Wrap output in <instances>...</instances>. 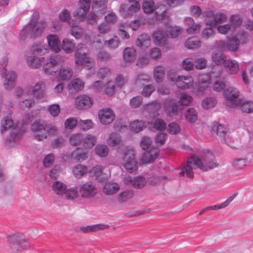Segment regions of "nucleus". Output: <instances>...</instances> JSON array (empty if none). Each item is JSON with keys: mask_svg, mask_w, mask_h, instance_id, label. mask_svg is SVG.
I'll use <instances>...</instances> for the list:
<instances>
[{"mask_svg": "<svg viewBox=\"0 0 253 253\" xmlns=\"http://www.w3.org/2000/svg\"><path fill=\"white\" fill-rule=\"evenodd\" d=\"M109 226L107 224H99L80 227V230L84 233L96 232L109 228Z\"/></svg>", "mask_w": 253, "mask_h": 253, "instance_id": "27", "label": "nucleus"}, {"mask_svg": "<svg viewBox=\"0 0 253 253\" xmlns=\"http://www.w3.org/2000/svg\"><path fill=\"white\" fill-rule=\"evenodd\" d=\"M212 131L216 132L222 142L227 143V136L229 131L225 125L216 124L212 126Z\"/></svg>", "mask_w": 253, "mask_h": 253, "instance_id": "20", "label": "nucleus"}, {"mask_svg": "<svg viewBox=\"0 0 253 253\" xmlns=\"http://www.w3.org/2000/svg\"><path fill=\"white\" fill-rule=\"evenodd\" d=\"M80 7L74 13V16L81 21L84 19L90 8L91 0H80Z\"/></svg>", "mask_w": 253, "mask_h": 253, "instance_id": "13", "label": "nucleus"}, {"mask_svg": "<svg viewBox=\"0 0 253 253\" xmlns=\"http://www.w3.org/2000/svg\"><path fill=\"white\" fill-rule=\"evenodd\" d=\"M39 130H34L33 129V124L31 126V130L34 132V138L39 140L42 141L47 137V132L43 131V129H39Z\"/></svg>", "mask_w": 253, "mask_h": 253, "instance_id": "51", "label": "nucleus"}, {"mask_svg": "<svg viewBox=\"0 0 253 253\" xmlns=\"http://www.w3.org/2000/svg\"><path fill=\"white\" fill-rule=\"evenodd\" d=\"M233 105L235 106H240V109L243 112L250 113L253 111V102L252 101H245L242 102L240 100H238Z\"/></svg>", "mask_w": 253, "mask_h": 253, "instance_id": "32", "label": "nucleus"}, {"mask_svg": "<svg viewBox=\"0 0 253 253\" xmlns=\"http://www.w3.org/2000/svg\"><path fill=\"white\" fill-rule=\"evenodd\" d=\"M48 49L41 44H33L30 48V51L32 55L37 56L47 53Z\"/></svg>", "mask_w": 253, "mask_h": 253, "instance_id": "38", "label": "nucleus"}, {"mask_svg": "<svg viewBox=\"0 0 253 253\" xmlns=\"http://www.w3.org/2000/svg\"><path fill=\"white\" fill-rule=\"evenodd\" d=\"M134 195L133 191L131 190H127L121 193L118 198L120 202H124L131 199Z\"/></svg>", "mask_w": 253, "mask_h": 253, "instance_id": "54", "label": "nucleus"}, {"mask_svg": "<svg viewBox=\"0 0 253 253\" xmlns=\"http://www.w3.org/2000/svg\"><path fill=\"white\" fill-rule=\"evenodd\" d=\"M159 155V150L157 148H152L149 151L144 152L141 159L142 164H147L153 162Z\"/></svg>", "mask_w": 253, "mask_h": 253, "instance_id": "21", "label": "nucleus"}, {"mask_svg": "<svg viewBox=\"0 0 253 253\" xmlns=\"http://www.w3.org/2000/svg\"><path fill=\"white\" fill-rule=\"evenodd\" d=\"M107 3V0H93L92 8L94 11H99L98 15H102L105 13Z\"/></svg>", "mask_w": 253, "mask_h": 253, "instance_id": "29", "label": "nucleus"}, {"mask_svg": "<svg viewBox=\"0 0 253 253\" xmlns=\"http://www.w3.org/2000/svg\"><path fill=\"white\" fill-rule=\"evenodd\" d=\"M140 8V5L139 3H133L129 7L123 3L120 5L119 11L123 17H128L137 12Z\"/></svg>", "mask_w": 253, "mask_h": 253, "instance_id": "18", "label": "nucleus"}, {"mask_svg": "<svg viewBox=\"0 0 253 253\" xmlns=\"http://www.w3.org/2000/svg\"><path fill=\"white\" fill-rule=\"evenodd\" d=\"M47 40L50 48L55 52H58L60 49L59 48L60 41L57 35L51 34L47 37Z\"/></svg>", "mask_w": 253, "mask_h": 253, "instance_id": "28", "label": "nucleus"}, {"mask_svg": "<svg viewBox=\"0 0 253 253\" xmlns=\"http://www.w3.org/2000/svg\"><path fill=\"white\" fill-rule=\"evenodd\" d=\"M192 97L188 94H182L180 100L174 101L172 98H169L165 103V110L169 116H171L177 113L182 109L183 105H188L192 101Z\"/></svg>", "mask_w": 253, "mask_h": 253, "instance_id": "3", "label": "nucleus"}, {"mask_svg": "<svg viewBox=\"0 0 253 253\" xmlns=\"http://www.w3.org/2000/svg\"><path fill=\"white\" fill-rule=\"evenodd\" d=\"M119 189L120 186L118 183L109 182L104 186L103 191L106 195H112L116 193Z\"/></svg>", "mask_w": 253, "mask_h": 253, "instance_id": "33", "label": "nucleus"}, {"mask_svg": "<svg viewBox=\"0 0 253 253\" xmlns=\"http://www.w3.org/2000/svg\"><path fill=\"white\" fill-rule=\"evenodd\" d=\"M72 70L67 67H62L59 72V76L62 80H68L73 75Z\"/></svg>", "mask_w": 253, "mask_h": 253, "instance_id": "41", "label": "nucleus"}, {"mask_svg": "<svg viewBox=\"0 0 253 253\" xmlns=\"http://www.w3.org/2000/svg\"><path fill=\"white\" fill-rule=\"evenodd\" d=\"M153 39L155 44L162 46L167 44L168 37L164 31L158 30L153 34Z\"/></svg>", "mask_w": 253, "mask_h": 253, "instance_id": "24", "label": "nucleus"}, {"mask_svg": "<svg viewBox=\"0 0 253 253\" xmlns=\"http://www.w3.org/2000/svg\"><path fill=\"white\" fill-rule=\"evenodd\" d=\"M237 193H234L233 195L229 197L225 201H224L222 204L219 205L209 206L208 207V209H209L210 210H215L224 208L227 207L230 203V202H232L233 200V199L237 196Z\"/></svg>", "mask_w": 253, "mask_h": 253, "instance_id": "48", "label": "nucleus"}, {"mask_svg": "<svg viewBox=\"0 0 253 253\" xmlns=\"http://www.w3.org/2000/svg\"><path fill=\"white\" fill-rule=\"evenodd\" d=\"M98 116L101 123L103 125L111 124L115 118L114 112L110 108H105L99 111Z\"/></svg>", "mask_w": 253, "mask_h": 253, "instance_id": "17", "label": "nucleus"}, {"mask_svg": "<svg viewBox=\"0 0 253 253\" xmlns=\"http://www.w3.org/2000/svg\"><path fill=\"white\" fill-rule=\"evenodd\" d=\"M186 119L190 122H194L197 119V113L193 108L188 109L185 113Z\"/></svg>", "mask_w": 253, "mask_h": 253, "instance_id": "57", "label": "nucleus"}, {"mask_svg": "<svg viewBox=\"0 0 253 253\" xmlns=\"http://www.w3.org/2000/svg\"><path fill=\"white\" fill-rule=\"evenodd\" d=\"M201 42L194 38H189L185 42V45L189 49L197 48L201 46Z\"/></svg>", "mask_w": 253, "mask_h": 253, "instance_id": "53", "label": "nucleus"}, {"mask_svg": "<svg viewBox=\"0 0 253 253\" xmlns=\"http://www.w3.org/2000/svg\"><path fill=\"white\" fill-rule=\"evenodd\" d=\"M194 158L196 167L203 171L208 170L217 166L215 157L211 153H208L202 159L197 157H194Z\"/></svg>", "mask_w": 253, "mask_h": 253, "instance_id": "7", "label": "nucleus"}, {"mask_svg": "<svg viewBox=\"0 0 253 253\" xmlns=\"http://www.w3.org/2000/svg\"><path fill=\"white\" fill-rule=\"evenodd\" d=\"M123 160L125 167L127 172L132 173L137 169V163L135 159L134 151L133 149L127 148L124 150Z\"/></svg>", "mask_w": 253, "mask_h": 253, "instance_id": "8", "label": "nucleus"}, {"mask_svg": "<svg viewBox=\"0 0 253 253\" xmlns=\"http://www.w3.org/2000/svg\"><path fill=\"white\" fill-rule=\"evenodd\" d=\"M154 10L156 17L159 19H163L167 16V7L164 4L156 7Z\"/></svg>", "mask_w": 253, "mask_h": 253, "instance_id": "44", "label": "nucleus"}, {"mask_svg": "<svg viewBox=\"0 0 253 253\" xmlns=\"http://www.w3.org/2000/svg\"><path fill=\"white\" fill-rule=\"evenodd\" d=\"M71 158L77 162H82L86 160L88 157V151L81 148H77L71 154Z\"/></svg>", "mask_w": 253, "mask_h": 253, "instance_id": "25", "label": "nucleus"}, {"mask_svg": "<svg viewBox=\"0 0 253 253\" xmlns=\"http://www.w3.org/2000/svg\"><path fill=\"white\" fill-rule=\"evenodd\" d=\"M6 130H9L10 134L9 139L8 140L6 139V143L8 142L10 143L18 141L23 133V131L19 126L17 123L14 122L10 116L4 117L1 121V133H3Z\"/></svg>", "mask_w": 253, "mask_h": 253, "instance_id": "2", "label": "nucleus"}, {"mask_svg": "<svg viewBox=\"0 0 253 253\" xmlns=\"http://www.w3.org/2000/svg\"><path fill=\"white\" fill-rule=\"evenodd\" d=\"M229 22L232 27L234 29L241 25L243 22V19L239 15H232L230 17Z\"/></svg>", "mask_w": 253, "mask_h": 253, "instance_id": "56", "label": "nucleus"}, {"mask_svg": "<svg viewBox=\"0 0 253 253\" xmlns=\"http://www.w3.org/2000/svg\"><path fill=\"white\" fill-rule=\"evenodd\" d=\"M87 170L86 166L78 164L73 168V173L76 177L81 178L86 173Z\"/></svg>", "mask_w": 253, "mask_h": 253, "instance_id": "40", "label": "nucleus"}, {"mask_svg": "<svg viewBox=\"0 0 253 253\" xmlns=\"http://www.w3.org/2000/svg\"><path fill=\"white\" fill-rule=\"evenodd\" d=\"M197 168L196 166V161L194 157L188 159L186 165L182 168L179 175L181 176H186L189 178H193L194 172L193 169Z\"/></svg>", "mask_w": 253, "mask_h": 253, "instance_id": "14", "label": "nucleus"}, {"mask_svg": "<svg viewBox=\"0 0 253 253\" xmlns=\"http://www.w3.org/2000/svg\"><path fill=\"white\" fill-rule=\"evenodd\" d=\"M165 74V68L162 66H157L154 69V78L157 83H161L164 79Z\"/></svg>", "mask_w": 253, "mask_h": 253, "instance_id": "36", "label": "nucleus"}, {"mask_svg": "<svg viewBox=\"0 0 253 253\" xmlns=\"http://www.w3.org/2000/svg\"><path fill=\"white\" fill-rule=\"evenodd\" d=\"M45 84L43 82H40L33 86H31L27 91V93L31 94L37 99L44 101L45 99Z\"/></svg>", "mask_w": 253, "mask_h": 253, "instance_id": "11", "label": "nucleus"}, {"mask_svg": "<svg viewBox=\"0 0 253 253\" xmlns=\"http://www.w3.org/2000/svg\"><path fill=\"white\" fill-rule=\"evenodd\" d=\"M64 194L67 199L70 200H74L79 196L78 190L75 188H71L68 189H66Z\"/></svg>", "mask_w": 253, "mask_h": 253, "instance_id": "50", "label": "nucleus"}, {"mask_svg": "<svg viewBox=\"0 0 253 253\" xmlns=\"http://www.w3.org/2000/svg\"><path fill=\"white\" fill-rule=\"evenodd\" d=\"M152 125L153 126H150L151 130L154 131L156 130L162 131L165 130L167 125L163 120L161 119H157L155 121Z\"/></svg>", "mask_w": 253, "mask_h": 253, "instance_id": "39", "label": "nucleus"}, {"mask_svg": "<svg viewBox=\"0 0 253 253\" xmlns=\"http://www.w3.org/2000/svg\"><path fill=\"white\" fill-rule=\"evenodd\" d=\"M92 104V99L86 94H82L78 96L75 100V106L79 110L88 109L90 108Z\"/></svg>", "mask_w": 253, "mask_h": 253, "instance_id": "15", "label": "nucleus"}, {"mask_svg": "<svg viewBox=\"0 0 253 253\" xmlns=\"http://www.w3.org/2000/svg\"><path fill=\"white\" fill-rule=\"evenodd\" d=\"M216 103L215 99L213 97H208L205 99L202 102V106L205 109L212 108Z\"/></svg>", "mask_w": 253, "mask_h": 253, "instance_id": "58", "label": "nucleus"}, {"mask_svg": "<svg viewBox=\"0 0 253 253\" xmlns=\"http://www.w3.org/2000/svg\"><path fill=\"white\" fill-rule=\"evenodd\" d=\"M213 28L215 27L210 26L209 27L204 29L202 33V37L206 40H207L211 37H212L215 34Z\"/></svg>", "mask_w": 253, "mask_h": 253, "instance_id": "63", "label": "nucleus"}, {"mask_svg": "<svg viewBox=\"0 0 253 253\" xmlns=\"http://www.w3.org/2000/svg\"><path fill=\"white\" fill-rule=\"evenodd\" d=\"M232 164L235 168L241 169L247 166V161L245 159H237L234 160Z\"/></svg>", "mask_w": 253, "mask_h": 253, "instance_id": "64", "label": "nucleus"}, {"mask_svg": "<svg viewBox=\"0 0 253 253\" xmlns=\"http://www.w3.org/2000/svg\"><path fill=\"white\" fill-rule=\"evenodd\" d=\"M155 3L153 0H146L142 5L143 11L146 13H152L155 9Z\"/></svg>", "mask_w": 253, "mask_h": 253, "instance_id": "49", "label": "nucleus"}, {"mask_svg": "<svg viewBox=\"0 0 253 253\" xmlns=\"http://www.w3.org/2000/svg\"><path fill=\"white\" fill-rule=\"evenodd\" d=\"M212 59L216 65L223 64L226 60V56L221 51L213 52L212 54Z\"/></svg>", "mask_w": 253, "mask_h": 253, "instance_id": "37", "label": "nucleus"}, {"mask_svg": "<svg viewBox=\"0 0 253 253\" xmlns=\"http://www.w3.org/2000/svg\"><path fill=\"white\" fill-rule=\"evenodd\" d=\"M136 56V51L133 47H126L124 51V59L126 62H131L134 61Z\"/></svg>", "mask_w": 253, "mask_h": 253, "instance_id": "35", "label": "nucleus"}, {"mask_svg": "<svg viewBox=\"0 0 253 253\" xmlns=\"http://www.w3.org/2000/svg\"><path fill=\"white\" fill-rule=\"evenodd\" d=\"M193 79L190 76H179L175 80V84L178 88L189 89L193 86Z\"/></svg>", "mask_w": 253, "mask_h": 253, "instance_id": "19", "label": "nucleus"}, {"mask_svg": "<svg viewBox=\"0 0 253 253\" xmlns=\"http://www.w3.org/2000/svg\"><path fill=\"white\" fill-rule=\"evenodd\" d=\"M203 14L205 17L206 24L211 27H216L218 24L225 23L227 20L225 14L222 12L214 13L210 9L205 11Z\"/></svg>", "mask_w": 253, "mask_h": 253, "instance_id": "6", "label": "nucleus"}, {"mask_svg": "<svg viewBox=\"0 0 253 253\" xmlns=\"http://www.w3.org/2000/svg\"><path fill=\"white\" fill-rule=\"evenodd\" d=\"M86 51L84 44L78 45L77 50L75 53V62L77 65L83 66L87 69H90L95 65V61L85 55Z\"/></svg>", "mask_w": 253, "mask_h": 253, "instance_id": "5", "label": "nucleus"}, {"mask_svg": "<svg viewBox=\"0 0 253 253\" xmlns=\"http://www.w3.org/2000/svg\"><path fill=\"white\" fill-rule=\"evenodd\" d=\"M125 184L131 185L133 188L140 189L143 188L146 184V179L142 176H137L134 177L126 176L124 179Z\"/></svg>", "mask_w": 253, "mask_h": 253, "instance_id": "16", "label": "nucleus"}, {"mask_svg": "<svg viewBox=\"0 0 253 253\" xmlns=\"http://www.w3.org/2000/svg\"><path fill=\"white\" fill-rule=\"evenodd\" d=\"M84 83L79 79H75L72 81V83L69 85L70 89L71 87L76 91L82 90L84 87Z\"/></svg>", "mask_w": 253, "mask_h": 253, "instance_id": "55", "label": "nucleus"}, {"mask_svg": "<svg viewBox=\"0 0 253 253\" xmlns=\"http://www.w3.org/2000/svg\"><path fill=\"white\" fill-rule=\"evenodd\" d=\"M120 41L117 36L114 37L112 39L105 41L104 44L108 48L110 49H116L118 48L120 45Z\"/></svg>", "mask_w": 253, "mask_h": 253, "instance_id": "45", "label": "nucleus"}, {"mask_svg": "<svg viewBox=\"0 0 253 253\" xmlns=\"http://www.w3.org/2000/svg\"><path fill=\"white\" fill-rule=\"evenodd\" d=\"M121 142V136L118 133L115 132L111 133L107 140V144L111 147L119 146Z\"/></svg>", "mask_w": 253, "mask_h": 253, "instance_id": "34", "label": "nucleus"}, {"mask_svg": "<svg viewBox=\"0 0 253 253\" xmlns=\"http://www.w3.org/2000/svg\"><path fill=\"white\" fill-rule=\"evenodd\" d=\"M7 241L9 246L15 253H18L26 248L25 245L26 240L22 238L19 234L8 236Z\"/></svg>", "mask_w": 253, "mask_h": 253, "instance_id": "9", "label": "nucleus"}, {"mask_svg": "<svg viewBox=\"0 0 253 253\" xmlns=\"http://www.w3.org/2000/svg\"><path fill=\"white\" fill-rule=\"evenodd\" d=\"M127 24L126 23H120L119 25L120 28L118 30V33L119 36L123 40H127L130 38L128 33L123 29L125 28Z\"/></svg>", "mask_w": 253, "mask_h": 253, "instance_id": "62", "label": "nucleus"}, {"mask_svg": "<svg viewBox=\"0 0 253 253\" xmlns=\"http://www.w3.org/2000/svg\"><path fill=\"white\" fill-rule=\"evenodd\" d=\"M33 129L34 130L43 129L47 134L54 135L57 132L56 127L51 125H45L39 121H36L33 124Z\"/></svg>", "mask_w": 253, "mask_h": 253, "instance_id": "22", "label": "nucleus"}, {"mask_svg": "<svg viewBox=\"0 0 253 253\" xmlns=\"http://www.w3.org/2000/svg\"><path fill=\"white\" fill-rule=\"evenodd\" d=\"M151 44V38L147 34L140 35L136 41V45L140 49H145Z\"/></svg>", "mask_w": 253, "mask_h": 253, "instance_id": "26", "label": "nucleus"}, {"mask_svg": "<svg viewBox=\"0 0 253 253\" xmlns=\"http://www.w3.org/2000/svg\"><path fill=\"white\" fill-rule=\"evenodd\" d=\"M81 196L84 199H91L97 193V189L94 184L86 182L80 186L79 189Z\"/></svg>", "mask_w": 253, "mask_h": 253, "instance_id": "10", "label": "nucleus"}, {"mask_svg": "<svg viewBox=\"0 0 253 253\" xmlns=\"http://www.w3.org/2000/svg\"><path fill=\"white\" fill-rule=\"evenodd\" d=\"M95 152L98 156L105 157L108 154V148L105 145H98L95 147Z\"/></svg>", "mask_w": 253, "mask_h": 253, "instance_id": "60", "label": "nucleus"}, {"mask_svg": "<svg viewBox=\"0 0 253 253\" xmlns=\"http://www.w3.org/2000/svg\"><path fill=\"white\" fill-rule=\"evenodd\" d=\"M64 61V58L59 55L51 56L48 62L44 65L43 69L44 72L48 75H52L53 73H55L53 68L62 64Z\"/></svg>", "mask_w": 253, "mask_h": 253, "instance_id": "12", "label": "nucleus"}, {"mask_svg": "<svg viewBox=\"0 0 253 253\" xmlns=\"http://www.w3.org/2000/svg\"><path fill=\"white\" fill-rule=\"evenodd\" d=\"M240 44V42L236 37H233L229 40L226 44L227 48L232 51H236Z\"/></svg>", "mask_w": 253, "mask_h": 253, "instance_id": "46", "label": "nucleus"}, {"mask_svg": "<svg viewBox=\"0 0 253 253\" xmlns=\"http://www.w3.org/2000/svg\"><path fill=\"white\" fill-rule=\"evenodd\" d=\"M83 140V137L81 134H74L70 137V143L73 146H77L81 144Z\"/></svg>", "mask_w": 253, "mask_h": 253, "instance_id": "61", "label": "nucleus"}, {"mask_svg": "<svg viewBox=\"0 0 253 253\" xmlns=\"http://www.w3.org/2000/svg\"><path fill=\"white\" fill-rule=\"evenodd\" d=\"M8 61V58L5 56L2 58L0 62V75L5 78L4 86L7 90H11L14 86V83L16 78L15 73L12 71L6 73V67Z\"/></svg>", "mask_w": 253, "mask_h": 253, "instance_id": "4", "label": "nucleus"}, {"mask_svg": "<svg viewBox=\"0 0 253 253\" xmlns=\"http://www.w3.org/2000/svg\"><path fill=\"white\" fill-rule=\"evenodd\" d=\"M129 127L131 131L138 132L143 129L144 122L142 121L136 120L130 124Z\"/></svg>", "mask_w": 253, "mask_h": 253, "instance_id": "47", "label": "nucleus"}, {"mask_svg": "<svg viewBox=\"0 0 253 253\" xmlns=\"http://www.w3.org/2000/svg\"><path fill=\"white\" fill-rule=\"evenodd\" d=\"M223 94L227 100L234 101L239 97V91L236 88L229 87L224 90Z\"/></svg>", "mask_w": 253, "mask_h": 253, "instance_id": "31", "label": "nucleus"}, {"mask_svg": "<svg viewBox=\"0 0 253 253\" xmlns=\"http://www.w3.org/2000/svg\"><path fill=\"white\" fill-rule=\"evenodd\" d=\"M43 57H38L35 55L28 56L26 59L27 63L29 67L32 68L40 67L44 60Z\"/></svg>", "mask_w": 253, "mask_h": 253, "instance_id": "30", "label": "nucleus"}, {"mask_svg": "<svg viewBox=\"0 0 253 253\" xmlns=\"http://www.w3.org/2000/svg\"><path fill=\"white\" fill-rule=\"evenodd\" d=\"M168 35L171 38H175L177 37L181 32L179 27H169L167 30Z\"/></svg>", "mask_w": 253, "mask_h": 253, "instance_id": "59", "label": "nucleus"}, {"mask_svg": "<svg viewBox=\"0 0 253 253\" xmlns=\"http://www.w3.org/2000/svg\"><path fill=\"white\" fill-rule=\"evenodd\" d=\"M38 13L34 12L32 19L20 31L19 34L20 40L24 41L28 36L31 39H35L41 36L46 28V25L45 22H38Z\"/></svg>", "mask_w": 253, "mask_h": 253, "instance_id": "1", "label": "nucleus"}, {"mask_svg": "<svg viewBox=\"0 0 253 253\" xmlns=\"http://www.w3.org/2000/svg\"><path fill=\"white\" fill-rule=\"evenodd\" d=\"M52 188L57 195H62L65 193L67 186L64 183L57 181L53 183Z\"/></svg>", "mask_w": 253, "mask_h": 253, "instance_id": "42", "label": "nucleus"}, {"mask_svg": "<svg viewBox=\"0 0 253 253\" xmlns=\"http://www.w3.org/2000/svg\"><path fill=\"white\" fill-rule=\"evenodd\" d=\"M96 142V138L91 135H87L84 139V145L86 148H91L93 147Z\"/></svg>", "mask_w": 253, "mask_h": 253, "instance_id": "52", "label": "nucleus"}, {"mask_svg": "<svg viewBox=\"0 0 253 253\" xmlns=\"http://www.w3.org/2000/svg\"><path fill=\"white\" fill-rule=\"evenodd\" d=\"M223 65L225 71L228 74H236L239 70V66L238 63L235 60H226Z\"/></svg>", "mask_w": 253, "mask_h": 253, "instance_id": "23", "label": "nucleus"}, {"mask_svg": "<svg viewBox=\"0 0 253 253\" xmlns=\"http://www.w3.org/2000/svg\"><path fill=\"white\" fill-rule=\"evenodd\" d=\"M62 47L66 53H69L74 50L75 44L73 42V40L66 39L62 42Z\"/></svg>", "mask_w": 253, "mask_h": 253, "instance_id": "43", "label": "nucleus"}]
</instances>
